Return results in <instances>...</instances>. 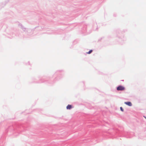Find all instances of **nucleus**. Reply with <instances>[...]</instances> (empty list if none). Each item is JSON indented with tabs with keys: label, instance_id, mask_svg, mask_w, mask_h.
<instances>
[{
	"label": "nucleus",
	"instance_id": "1",
	"mask_svg": "<svg viewBox=\"0 0 146 146\" xmlns=\"http://www.w3.org/2000/svg\"><path fill=\"white\" fill-rule=\"evenodd\" d=\"M125 88L122 86H119L117 87V90H125Z\"/></svg>",
	"mask_w": 146,
	"mask_h": 146
},
{
	"label": "nucleus",
	"instance_id": "4",
	"mask_svg": "<svg viewBox=\"0 0 146 146\" xmlns=\"http://www.w3.org/2000/svg\"><path fill=\"white\" fill-rule=\"evenodd\" d=\"M92 52V50H90L88 52H87L86 53L87 54H90Z\"/></svg>",
	"mask_w": 146,
	"mask_h": 146
},
{
	"label": "nucleus",
	"instance_id": "3",
	"mask_svg": "<svg viewBox=\"0 0 146 146\" xmlns=\"http://www.w3.org/2000/svg\"><path fill=\"white\" fill-rule=\"evenodd\" d=\"M72 108V106L70 105H68L66 107L67 109L70 110Z\"/></svg>",
	"mask_w": 146,
	"mask_h": 146
},
{
	"label": "nucleus",
	"instance_id": "2",
	"mask_svg": "<svg viewBox=\"0 0 146 146\" xmlns=\"http://www.w3.org/2000/svg\"><path fill=\"white\" fill-rule=\"evenodd\" d=\"M124 103L126 104L127 105H128L129 106H132V104L130 102H125Z\"/></svg>",
	"mask_w": 146,
	"mask_h": 146
},
{
	"label": "nucleus",
	"instance_id": "5",
	"mask_svg": "<svg viewBox=\"0 0 146 146\" xmlns=\"http://www.w3.org/2000/svg\"><path fill=\"white\" fill-rule=\"evenodd\" d=\"M120 108V109H121V110L123 111V109L122 108V107H121Z\"/></svg>",
	"mask_w": 146,
	"mask_h": 146
}]
</instances>
